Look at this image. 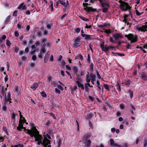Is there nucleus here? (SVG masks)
Wrapping results in <instances>:
<instances>
[{"label":"nucleus","mask_w":147,"mask_h":147,"mask_svg":"<svg viewBox=\"0 0 147 147\" xmlns=\"http://www.w3.org/2000/svg\"><path fill=\"white\" fill-rule=\"evenodd\" d=\"M34 136L35 138V140L36 141H38L37 144L38 145H40L41 144H42V136L39 134V132L37 130L32 135L31 137Z\"/></svg>","instance_id":"1"},{"label":"nucleus","mask_w":147,"mask_h":147,"mask_svg":"<svg viewBox=\"0 0 147 147\" xmlns=\"http://www.w3.org/2000/svg\"><path fill=\"white\" fill-rule=\"evenodd\" d=\"M119 2L120 3V8L123 11H126L128 9H129L131 8L127 3L123 2L121 0H119Z\"/></svg>","instance_id":"2"},{"label":"nucleus","mask_w":147,"mask_h":147,"mask_svg":"<svg viewBox=\"0 0 147 147\" xmlns=\"http://www.w3.org/2000/svg\"><path fill=\"white\" fill-rule=\"evenodd\" d=\"M22 129H24L26 133L30 134L31 136H32V135H33L38 130L35 127H32L31 128V130L26 129L25 127H23Z\"/></svg>","instance_id":"3"},{"label":"nucleus","mask_w":147,"mask_h":147,"mask_svg":"<svg viewBox=\"0 0 147 147\" xmlns=\"http://www.w3.org/2000/svg\"><path fill=\"white\" fill-rule=\"evenodd\" d=\"M125 37L131 40V43L136 42L137 41V37L136 35L134 36L132 34H129L128 35H126Z\"/></svg>","instance_id":"4"},{"label":"nucleus","mask_w":147,"mask_h":147,"mask_svg":"<svg viewBox=\"0 0 147 147\" xmlns=\"http://www.w3.org/2000/svg\"><path fill=\"white\" fill-rule=\"evenodd\" d=\"M83 5L85 7L84 8V9L85 10H87L88 11H96V9H93L91 7H88V5H90V4H88V3H83Z\"/></svg>","instance_id":"5"},{"label":"nucleus","mask_w":147,"mask_h":147,"mask_svg":"<svg viewBox=\"0 0 147 147\" xmlns=\"http://www.w3.org/2000/svg\"><path fill=\"white\" fill-rule=\"evenodd\" d=\"M46 44L44 43L42 47L41 48L40 51V54L38 55V57L40 58H42V54L46 52L45 47Z\"/></svg>","instance_id":"6"},{"label":"nucleus","mask_w":147,"mask_h":147,"mask_svg":"<svg viewBox=\"0 0 147 147\" xmlns=\"http://www.w3.org/2000/svg\"><path fill=\"white\" fill-rule=\"evenodd\" d=\"M80 38L79 37L76 38L74 40V46L76 48L80 46Z\"/></svg>","instance_id":"7"},{"label":"nucleus","mask_w":147,"mask_h":147,"mask_svg":"<svg viewBox=\"0 0 147 147\" xmlns=\"http://www.w3.org/2000/svg\"><path fill=\"white\" fill-rule=\"evenodd\" d=\"M50 141L46 137H45L42 141V144L45 147H46L49 144H50Z\"/></svg>","instance_id":"8"},{"label":"nucleus","mask_w":147,"mask_h":147,"mask_svg":"<svg viewBox=\"0 0 147 147\" xmlns=\"http://www.w3.org/2000/svg\"><path fill=\"white\" fill-rule=\"evenodd\" d=\"M19 123L18 126L17 127V129L19 131H21L23 128V123L21 122V120H19Z\"/></svg>","instance_id":"9"},{"label":"nucleus","mask_w":147,"mask_h":147,"mask_svg":"<svg viewBox=\"0 0 147 147\" xmlns=\"http://www.w3.org/2000/svg\"><path fill=\"white\" fill-rule=\"evenodd\" d=\"M100 46L103 51L106 52L109 50V47L106 45H104L103 44H101Z\"/></svg>","instance_id":"10"},{"label":"nucleus","mask_w":147,"mask_h":147,"mask_svg":"<svg viewBox=\"0 0 147 147\" xmlns=\"http://www.w3.org/2000/svg\"><path fill=\"white\" fill-rule=\"evenodd\" d=\"M146 29H147V26H142V27H140L138 29V30H141L142 31H146Z\"/></svg>","instance_id":"11"},{"label":"nucleus","mask_w":147,"mask_h":147,"mask_svg":"<svg viewBox=\"0 0 147 147\" xmlns=\"http://www.w3.org/2000/svg\"><path fill=\"white\" fill-rule=\"evenodd\" d=\"M76 82L78 85V86L79 87H80L81 89L82 90H84V85L83 84H81L80 83L79 81L77 80Z\"/></svg>","instance_id":"12"},{"label":"nucleus","mask_w":147,"mask_h":147,"mask_svg":"<svg viewBox=\"0 0 147 147\" xmlns=\"http://www.w3.org/2000/svg\"><path fill=\"white\" fill-rule=\"evenodd\" d=\"M101 0H100L99 1L101 3V6L102 7H106L109 6V5L108 4L105 3H102Z\"/></svg>","instance_id":"13"},{"label":"nucleus","mask_w":147,"mask_h":147,"mask_svg":"<svg viewBox=\"0 0 147 147\" xmlns=\"http://www.w3.org/2000/svg\"><path fill=\"white\" fill-rule=\"evenodd\" d=\"M141 78L144 81L147 80V75L144 73H143L141 75Z\"/></svg>","instance_id":"14"},{"label":"nucleus","mask_w":147,"mask_h":147,"mask_svg":"<svg viewBox=\"0 0 147 147\" xmlns=\"http://www.w3.org/2000/svg\"><path fill=\"white\" fill-rule=\"evenodd\" d=\"M113 37H114L117 40L118 38H122L121 36L118 34H115L113 35Z\"/></svg>","instance_id":"15"},{"label":"nucleus","mask_w":147,"mask_h":147,"mask_svg":"<svg viewBox=\"0 0 147 147\" xmlns=\"http://www.w3.org/2000/svg\"><path fill=\"white\" fill-rule=\"evenodd\" d=\"M38 84L37 83H35L31 87V88L34 90H35L38 87Z\"/></svg>","instance_id":"16"},{"label":"nucleus","mask_w":147,"mask_h":147,"mask_svg":"<svg viewBox=\"0 0 147 147\" xmlns=\"http://www.w3.org/2000/svg\"><path fill=\"white\" fill-rule=\"evenodd\" d=\"M49 52H47L45 55L44 57V60L47 61L50 56V54L49 53Z\"/></svg>","instance_id":"17"},{"label":"nucleus","mask_w":147,"mask_h":147,"mask_svg":"<svg viewBox=\"0 0 147 147\" xmlns=\"http://www.w3.org/2000/svg\"><path fill=\"white\" fill-rule=\"evenodd\" d=\"M90 79L89 77V73L88 72V74L86 76V81L88 83L90 81Z\"/></svg>","instance_id":"18"},{"label":"nucleus","mask_w":147,"mask_h":147,"mask_svg":"<svg viewBox=\"0 0 147 147\" xmlns=\"http://www.w3.org/2000/svg\"><path fill=\"white\" fill-rule=\"evenodd\" d=\"M85 86V90H86V91L88 92L89 90L88 86L91 87V86H90L89 83H88L86 84Z\"/></svg>","instance_id":"19"},{"label":"nucleus","mask_w":147,"mask_h":147,"mask_svg":"<svg viewBox=\"0 0 147 147\" xmlns=\"http://www.w3.org/2000/svg\"><path fill=\"white\" fill-rule=\"evenodd\" d=\"M110 144L111 145H113L114 146H117V144H114V141L113 139H111L110 140Z\"/></svg>","instance_id":"20"},{"label":"nucleus","mask_w":147,"mask_h":147,"mask_svg":"<svg viewBox=\"0 0 147 147\" xmlns=\"http://www.w3.org/2000/svg\"><path fill=\"white\" fill-rule=\"evenodd\" d=\"M92 117V113L89 114L86 117V120H88Z\"/></svg>","instance_id":"21"},{"label":"nucleus","mask_w":147,"mask_h":147,"mask_svg":"<svg viewBox=\"0 0 147 147\" xmlns=\"http://www.w3.org/2000/svg\"><path fill=\"white\" fill-rule=\"evenodd\" d=\"M91 136V134L90 133H88L86 134L84 137V139H87L90 137Z\"/></svg>","instance_id":"22"},{"label":"nucleus","mask_w":147,"mask_h":147,"mask_svg":"<svg viewBox=\"0 0 147 147\" xmlns=\"http://www.w3.org/2000/svg\"><path fill=\"white\" fill-rule=\"evenodd\" d=\"M91 143V142L90 140H88L87 142H85V143H86V144L85 145L86 146H89Z\"/></svg>","instance_id":"23"},{"label":"nucleus","mask_w":147,"mask_h":147,"mask_svg":"<svg viewBox=\"0 0 147 147\" xmlns=\"http://www.w3.org/2000/svg\"><path fill=\"white\" fill-rule=\"evenodd\" d=\"M36 51V49H32L31 50L30 52V53L31 55H33L35 53Z\"/></svg>","instance_id":"24"},{"label":"nucleus","mask_w":147,"mask_h":147,"mask_svg":"<svg viewBox=\"0 0 147 147\" xmlns=\"http://www.w3.org/2000/svg\"><path fill=\"white\" fill-rule=\"evenodd\" d=\"M7 98L8 100H11V94L10 92H9L8 93Z\"/></svg>","instance_id":"25"},{"label":"nucleus","mask_w":147,"mask_h":147,"mask_svg":"<svg viewBox=\"0 0 147 147\" xmlns=\"http://www.w3.org/2000/svg\"><path fill=\"white\" fill-rule=\"evenodd\" d=\"M108 8L107 7H102V11L103 12L105 13L107 12Z\"/></svg>","instance_id":"26"},{"label":"nucleus","mask_w":147,"mask_h":147,"mask_svg":"<svg viewBox=\"0 0 147 147\" xmlns=\"http://www.w3.org/2000/svg\"><path fill=\"white\" fill-rule=\"evenodd\" d=\"M10 17H11V16H9L7 17V18L6 19L5 21V23L6 24H7L8 23L9 20H10Z\"/></svg>","instance_id":"27"},{"label":"nucleus","mask_w":147,"mask_h":147,"mask_svg":"<svg viewBox=\"0 0 147 147\" xmlns=\"http://www.w3.org/2000/svg\"><path fill=\"white\" fill-rule=\"evenodd\" d=\"M47 78L48 79V80L49 82L51 81H52V76H50L48 75L47 76Z\"/></svg>","instance_id":"28"},{"label":"nucleus","mask_w":147,"mask_h":147,"mask_svg":"<svg viewBox=\"0 0 147 147\" xmlns=\"http://www.w3.org/2000/svg\"><path fill=\"white\" fill-rule=\"evenodd\" d=\"M90 76L92 79H95V76L94 74L91 73L90 74Z\"/></svg>","instance_id":"29"},{"label":"nucleus","mask_w":147,"mask_h":147,"mask_svg":"<svg viewBox=\"0 0 147 147\" xmlns=\"http://www.w3.org/2000/svg\"><path fill=\"white\" fill-rule=\"evenodd\" d=\"M58 1H59L60 4L63 5H65L66 4L65 2L63 1L59 0Z\"/></svg>","instance_id":"30"},{"label":"nucleus","mask_w":147,"mask_h":147,"mask_svg":"<svg viewBox=\"0 0 147 147\" xmlns=\"http://www.w3.org/2000/svg\"><path fill=\"white\" fill-rule=\"evenodd\" d=\"M18 90H18V86H16L15 87V89H14L15 92L16 93H18Z\"/></svg>","instance_id":"31"},{"label":"nucleus","mask_w":147,"mask_h":147,"mask_svg":"<svg viewBox=\"0 0 147 147\" xmlns=\"http://www.w3.org/2000/svg\"><path fill=\"white\" fill-rule=\"evenodd\" d=\"M41 94L42 97H46V94L45 92H42L41 93Z\"/></svg>","instance_id":"32"},{"label":"nucleus","mask_w":147,"mask_h":147,"mask_svg":"<svg viewBox=\"0 0 147 147\" xmlns=\"http://www.w3.org/2000/svg\"><path fill=\"white\" fill-rule=\"evenodd\" d=\"M117 89L118 90L120 91H121V88H120V86L119 85V84L118 82L117 83Z\"/></svg>","instance_id":"33"},{"label":"nucleus","mask_w":147,"mask_h":147,"mask_svg":"<svg viewBox=\"0 0 147 147\" xmlns=\"http://www.w3.org/2000/svg\"><path fill=\"white\" fill-rule=\"evenodd\" d=\"M147 146V140H145L144 141V147H146Z\"/></svg>","instance_id":"34"},{"label":"nucleus","mask_w":147,"mask_h":147,"mask_svg":"<svg viewBox=\"0 0 147 147\" xmlns=\"http://www.w3.org/2000/svg\"><path fill=\"white\" fill-rule=\"evenodd\" d=\"M73 69L74 71V72L75 73H76L78 71V69L76 67L74 66L73 67Z\"/></svg>","instance_id":"35"},{"label":"nucleus","mask_w":147,"mask_h":147,"mask_svg":"<svg viewBox=\"0 0 147 147\" xmlns=\"http://www.w3.org/2000/svg\"><path fill=\"white\" fill-rule=\"evenodd\" d=\"M79 17L81 19H82L83 20L85 21H88L89 20L88 19H86V18H83L81 16H79Z\"/></svg>","instance_id":"36"},{"label":"nucleus","mask_w":147,"mask_h":147,"mask_svg":"<svg viewBox=\"0 0 147 147\" xmlns=\"http://www.w3.org/2000/svg\"><path fill=\"white\" fill-rule=\"evenodd\" d=\"M36 58H37V57L36 55H33L32 57V59L33 61H35L36 60Z\"/></svg>","instance_id":"37"},{"label":"nucleus","mask_w":147,"mask_h":147,"mask_svg":"<svg viewBox=\"0 0 147 147\" xmlns=\"http://www.w3.org/2000/svg\"><path fill=\"white\" fill-rule=\"evenodd\" d=\"M40 45V42L39 41H36V42H35V45H36V47Z\"/></svg>","instance_id":"38"},{"label":"nucleus","mask_w":147,"mask_h":147,"mask_svg":"<svg viewBox=\"0 0 147 147\" xmlns=\"http://www.w3.org/2000/svg\"><path fill=\"white\" fill-rule=\"evenodd\" d=\"M6 44L7 45L9 46V47H10V45H11V42H10V41L8 40H7V41H6Z\"/></svg>","instance_id":"39"},{"label":"nucleus","mask_w":147,"mask_h":147,"mask_svg":"<svg viewBox=\"0 0 147 147\" xmlns=\"http://www.w3.org/2000/svg\"><path fill=\"white\" fill-rule=\"evenodd\" d=\"M35 66L34 63H31L30 64V66L31 67H34Z\"/></svg>","instance_id":"40"},{"label":"nucleus","mask_w":147,"mask_h":147,"mask_svg":"<svg viewBox=\"0 0 147 147\" xmlns=\"http://www.w3.org/2000/svg\"><path fill=\"white\" fill-rule=\"evenodd\" d=\"M105 32L106 33L108 34L111 33V32L110 30L106 29L105 30Z\"/></svg>","instance_id":"41"},{"label":"nucleus","mask_w":147,"mask_h":147,"mask_svg":"<svg viewBox=\"0 0 147 147\" xmlns=\"http://www.w3.org/2000/svg\"><path fill=\"white\" fill-rule=\"evenodd\" d=\"M7 107L6 106V105H4L3 107L2 110L3 111H6Z\"/></svg>","instance_id":"42"},{"label":"nucleus","mask_w":147,"mask_h":147,"mask_svg":"<svg viewBox=\"0 0 147 147\" xmlns=\"http://www.w3.org/2000/svg\"><path fill=\"white\" fill-rule=\"evenodd\" d=\"M57 86L59 89H60L62 91L63 90V88L61 86L59 85H57Z\"/></svg>","instance_id":"43"},{"label":"nucleus","mask_w":147,"mask_h":147,"mask_svg":"<svg viewBox=\"0 0 147 147\" xmlns=\"http://www.w3.org/2000/svg\"><path fill=\"white\" fill-rule=\"evenodd\" d=\"M129 92L130 93V97L131 98H132L133 96V92L130 90H129Z\"/></svg>","instance_id":"44"},{"label":"nucleus","mask_w":147,"mask_h":147,"mask_svg":"<svg viewBox=\"0 0 147 147\" xmlns=\"http://www.w3.org/2000/svg\"><path fill=\"white\" fill-rule=\"evenodd\" d=\"M80 30V29L79 28H76L75 29V31L76 33H79Z\"/></svg>","instance_id":"45"},{"label":"nucleus","mask_w":147,"mask_h":147,"mask_svg":"<svg viewBox=\"0 0 147 147\" xmlns=\"http://www.w3.org/2000/svg\"><path fill=\"white\" fill-rule=\"evenodd\" d=\"M51 85L54 86H57L56 83L54 81H52L51 82Z\"/></svg>","instance_id":"46"},{"label":"nucleus","mask_w":147,"mask_h":147,"mask_svg":"<svg viewBox=\"0 0 147 147\" xmlns=\"http://www.w3.org/2000/svg\"><path fill=\"white\" fill-rule=\"evenodd\" d=\"M104 88L106 89H107V90H109V88L107 84H105L104 85Z\"/></svg>","instance_id":"47"},{"label":"nucleus","mask_w":147,"mask_h":147,"mask_svg":"<svg viewBox=\"0 0 147 147\" xmlns=\"http://www.w3.org/2000/svg\"><path fill=\"white\" fill-rule=\"evenodd\" d=\"M88 122H89V125L90 126V127L92 128H93V125L92 124V123L91 122V121H88Z\"/></svg>","instance_id":"48"},{"label":"nucleus","mask_w":147,"mask_h":147,"mask_svg":"<svg viewBox=\"0 0 147 147\" xmlns=\"http://www.w3.org/2000/svg\"><path fill=\"white\" fill-rule=\"evenodd\" d=\"M61 139H59L58 142V146L57 147H59L61 145Z\"/></svg>","instance_id":"49"},{"label":"nucleus","mask_w":147,"mask_h":147,"mask_svg":"<svg viewBox=\"0 0 147 147\" xmlns=\"http://www.w3.org/2000/svg\"><path fill=\"white\" fill-rule=\"evenodd\" d=\"M24 4V3H22L18 7V9H21L22 7Z\"/></svg>","instance_id":"50"},{"label":"nucleus","mask_w":147,"mask_h":147,"mask_svg":"<svg viewBox=\"0 0 147 147\" xmlns=\"http://www.w3.org/2000/svg\"><path fill=\"white\" fill-rule=\"evenodd\" d=\"M50 3H51V11H53V1H51Z\"/></svg>","instance_id":"51"},{"label":"nucleus","mask_w":147,"mask_h":147,"mask_svg":"<svg viewBox=\"0 0 147 147\" xmlns=\"http://www.w3.org/2000/svg\"><path fill=\"white\" fill-rule=\"evenodd\" d=\"M85 38L86 39L90 40L91 39L90 36V35H87Z\"/></svg>","instance_id":"52"},{"label":"nucleus","mask_w":147,"mask_h":147,"mask_svg":"<svg viewBox=\"0 0 147 147\" xmlns=\"http://www.w3.org/2000/svg\"><path fill=\"white\" fill-rule=\"evenodd\" d=\"M18 11L17 10L15 11L13 13V16H16L17 15V13Z\"/></svg>","instance_id":"53"},{"label":"nucleus","mask_w":147,"mask_h":147,"mask_svg":"<svg viewBox=\"0 0 147 147\" xmlns=\"http://www.w3.org/2000/svg\"><path fill=\"white\" fill-rule=\"evenodd\" d=\"M15 113H14L13 112L12 114V115L11 116V118L13 119H15Z\"/></svg>","instance_id":"54"},{"label":"nucleus","mask_w":147,"mask_h":147,"mask_svg":"<svg viewBox=\"0 0 147 147\" xmlns=\"http://www.w3.org/2000/svg\"><path fill=\"white\" fill-rule=\"evenodd\" d=\"M37 35L39 37H40L41 35V33L40 32H38L37 33Z\"/></svg>","instance_id":"55"},{"label":"nucleus","mask_w":147,"mask_h":147,"mask_svg":"<svg viewBox=\"0 0 147 147\" xmlns=\"http://www.w3.org/2000/svg\"><path fill=\"white\" fill-rule=\"evenodd\" d=\"M55 92L56 93H58L60 94L61 93V92L60 90H59L57 88L55 89Z\"/></svg>","instance_id":"56"},{"label":"nucleus","mask_w":147,"mask_h":147,"mask_svg":"<svg viewBox=\"0 0 147 147\" xmlns=\"http://www.w3.org/2000/svg\"><path fill=\"white\" fill-rule=\"evenodd\" d=\"M8 101L9 100H8V99L7 98V97H6V94H5V99L4 105H6V102L7 101Z\"/></svg>","instance_id":"57"},{"label":"nucleus","mask_w":147,"mask_h":147,"mask_svg":"<svg viewBox=\"0 0 147 147\" xmlns=\"http://www.w3.org/2000/svg\"><path fill=\"white\" fill-rule=\"evenodd\" d=\"M19 35V34L17 31H16L15 32V36L16 37H18Z\"/></svg>","instance_id":"58"},{"label":"nucleus","mask_w":147,"mask_h":147,"mask_svg":"<svg viewBox=\"0 0 147 147\" xmlns=\"http://www.w3.org/2000/svg\"><path fill=\"white\" fill-rule=\"evenodd\" d=\"M130 83V82L129 80H128L125 83V85L127 86H129Z\"/></svg>","instance_id":"59"},{"label":"nucleus","mask_w":147,"mask_h":147,"mask_svg":"<svg viewBox=\"0 0 147 147\" xmlns=\"http://www.w3.org/2000/svg\"><path fill=\"white\" fill-rule=\"evenodd\" d=\"M4 140V138L2 136L0 137V142H3Z\"/></svg>","instance_id":"60"},{"label":"nucleus","mask_w":147,"mask_h":147,"mask_svg":"<svg viewBox=\"0 0 147 147\" xmlns=\"http://www.w3.org/2000/svg\"><path fill=\"white\" fill-rule=\"evenodd\" d=\"M50 114L51 115V116H52L53 117L54 119H56V117H55V114L52 113H50Z\"/></svg>","instance_id":"61"},{"label":"nucleus","mask_w":147,"mask_h":147,"mask_svg":"<svg viewBox=\"0 0 147 147\" xmlns=\"http://www.w3.org/2000/svg\"><path fill=\"white\" fill-rule=\"evenodd\" d=\"M136 14L137 16H140L141 14L137 10H136Z\"/></svg>","instance_id":"62"},{"label":"nucleus","mask_w":147,"mask_h":147,"mask_svg":"<svg viewBox=\"0 0 147 147\" xmlns=\"http://www.w3.org/2000/svg\"><path fill=\"white\" fill-rule=\"evenodd\" d=\"M53 60V55H51V57L50 59V61H52Z\"/></svg>","instance_id":"63"},{"label":"nucleus","mask_w":147,"mask_h":147,"mask_svg":"<svg viewBox=\"0 0 147 147\" xmlns=\"http://www.w3.org/2000/svg\"><path fill=\"white\" fill-rule=\"evenodd\" d=\"M120 107L121 109H123L124 108V107L123 105L122 104H120Z\"/></svg>","instance_id":"64"}]
</instances>
